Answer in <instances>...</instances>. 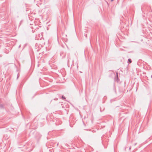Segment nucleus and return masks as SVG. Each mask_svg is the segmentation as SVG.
I'll use <instances>...</instances> for the list:
<instances>
[{
  "label": "nucleus",
  "mask_w": 152,
  "mask_h": 152,
  "mask_svg": "<svg viewBox=\"0 0 152 152\" xmlns=\"http://www.w3.org/2000/svg\"><path fill=\"white\" fill-rule=\"evenodd\" d=\"M22 21H20V23H19V26L20 25V24H21V23H22Z\"/></svg>",
  "instance_id": "423d86ee"
},
{
  "label": "nucleus",
  "mask_w": 152,
  "mask_h": 152,
  "mask_svg": "<svg viewBox=\"0 0 152 152\" xmlns=\"http://www.w3.org/2000/svg\"><path fill=\"white\" fill-rule=\"evenodd\" d=\"M118 73H117L116 77H117V82H118L119 81V79L118 78Z\"/></svg>",
  "instance_id": "20e7f679"
},
{
  "label": "nucleus",
  "mask_w": 152,
  "mask_h": 152,
  "mask_svg": "<svg viewBox=\"0 0 152 152\" xmlns=\"http://www.w3.org/2000/svg\"><path fill=\"white\" fill-rule=\"evenodd\" d=\"M61 98L62 99L64 100H65L66 99L65 97L64 96H61Z\"/></svg>",
  "instance_id": "39448f33"
},
{
  "label": "nucleus",
  "mask_w": 152,
  "mask_h": 152,
  "mask_svg": "<svg viewBox=\"0 0 152 152\" xmlns=\"http://www.w3.org/2000/svg\"><path fill=\"white\" fill-rule=\"evenodd\" d=\"M131 149V147H129V149Z\"/></svg>",
  "instance_id": "9b49d317"
},
{
  "label": "nucleus",
  "mask_w": 152,
  "mask_h": 152,
  "mask_svg": "<svg viewBox=\"0 0 152 152\" xmlns=\"http://www.w3.org/2000/svg\"><path fill=\"white\" fill-rule=\"evenodd\" d=\"M41 137V135L39 133H37L36 135V138L37 139H39Z\"/></svg>",
  "instance_id": "f257e3e1"
},
{
  "label": "nucleus",
  "mask_w": 152,
  "mask_h": 152,
  "mask_svg": "<svg viewBox=\"0 0 152 152\" xmlns=\"http://www.w3.org/2000/svg\"><path fill=\"white\" fill-rule=\"evenodd\" d=\"M132 62V61L131 59L129 58L128 59V63H131Z\"/></svg>",
  "instance_id": "f03ea898"
},
{
  "label": "nucleus",
  "mask_w": 152,
  "mask_h": 152,
  "mask_svg": "<svg viewBox=\"0 0 152 152\" xmlns=\"http://www.w3.org/2000/svg\"><path fill=\"white\" fill-rule=\"evenodd\" d=\"M115 92H116V90H115Z\"/></svg>",
  "instance_id": "ddd939ff"
},
{
  "label": "nucleus",
  "mask_w": 152,
  "mask_h": 152,
  "mask_svg": "<svg viewBox=\"0 0 152 152\" xmlns=\"http://www.w3.org/2000/svg\"><path fill=\"white\" fill-rule=\"evenodd\" d=\"M136 143H135V144H134V145H136Z\"/></svg>",
  "instance_id": "f8f14e48"
},
{
  "label": "nucleus",
  "mask_w": 152,
  "mask_h": 152,
  "mask_svg": "<svg viewBox=\"0 0 152 152\" xmlns=\"http://www.w3.org/2000/svg\"><path fill=\"white\" fill-rule=\"evenodd\" d=\"M57 98H55V99H54V100H57Z\"/></svg>",
  "instance_id": "6e6552de"
},
{
  "label": "nucleus",
  "mask_w": 152,
  "mask_h": 152,
  "mask_svg": "<svg viewBox=\"0 0 152 152\" xmlns=\"http://www.w3.org/2000/svg\"><path fill=\"white\" fill-rule=\"evenodd\" d=\"M18 77H19L18 75H18H17V79H18Z\"/></svg>",
  "instance_id": "0eeeda50"
},
{
  "label": "nucleus",
  "mask_w": 152,
  "mask_h": 152,
  "mask_svg": "<svg viewBox=\"0 0 152 152\" xmlns=\"http://www.w3.org/2000/svg\"><path fill=\"white\" fill-rule=\"evenodd\" d=\"M77 68H78V65H77Z\"/></svg>",
  "instance_id": "9d476101"
},
{
  "label": "nucleus",
  "mask_w": 152,
  "mask_h": 152,
  "mask_svg": "<svg viewBox=\"0 0 152 152\" xmlns=\"http://www.w3.org/2000/svg\"><path fill=\"white\" fill-rule=\"evenodd\" d=\"M0 108H1V109L4 108V105L3 104H0Z\"/></svg>",
  "instance_id": "7ed1b4c3"
},
{
  "label": "nucleus",
  "mask_w": 152,
  "mask_h": 152,
  "mask_svg": "<svg viewBox=\"0 0 152 152\" xmlns=\"http://www.w3.org/2000/svg\"><path fill=\"white\" fill-rule=\"evenodd\" d=\"M114 0H111V1H113Z\"/></svg>",
  "instance_id": "1a4fd4ad"
}]
</instances>
